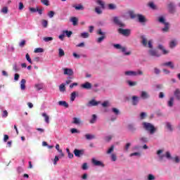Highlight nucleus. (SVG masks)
<instances>
[{"instance_id": "obj_1", "label": "nucleus", "mask_w": 180, "mask_h": 180, "mask_svg": "<svg viewBox=\"0 0 180 180\" xmlns=\"http://www.w3.org/2000/svg\"><path fill=\"white\" fill-rule=\"evenodd\" d=\"M142 126L143 128L144 129V130H146V131H148V133H150V134H154V133H155V131H157V127H155L154 126V124L150 123V122H143L142 123Z\"/></svg>"}, {"instance_id": "obj_2", "label": "nucleus", "mask_w": 180, "mask_h": 180, "mask_svg": "<svg viewBox=\"0 0 180 180\" xmlns=\"http://www.w3.org/2000/svg\"><path fill=\"white\" fill-rule=\"evenodd\" d=\"M113 47L115 48L116 50H120L123 56H130L131 54V51H128L127 47L122 46L120 44H114Z\"/></svg>"}, {"instance_id": "obj_3", "label": "nucleus", "mask_w": 180, "mask_h": 180, "mask_svg": "<svg viewBox=\"0 0 180 180\" xmlns=\"http://www.w3.org/2000/svg\"><path fill=\"white\" fill-rule=\"evenodd\" d=\"M143 72L141 70H138L136 71L134 70H127L124 72V75L125 77H139L140 75H143Z\"/></svg>"}, {"instance_id": "obj_4", "label": "nucleus", "mask_w": 180, "mask_h": 180, "mask_svg": "<svg viewBox=\"0 0 180 180\" xmlns=\"http://www.w3.org/2000/svg\"><path fill=\"white\" fill-rule=\"evenodd\" d=\"M141 44L143 46V47H148V49H153V41L149 40L147 41V38H146V36L141 37Z\"/></svg>"}, {"instance_id": "obj_5", "label": "nucleus", "mask_w": 180, "mask_h": 180, "mask_svg": "<svg viewBox=\"0 0 180 180\" xmlns=\"http://www.w3.org/2000/svg\"><path fill=\"white\" fill-rule=\"evenodd\" d=\"M118 32L120 34H122V36H125V37H129L131 33V30L129 29H123V28H119Z\"/></svg>"}, {"instance_id": "obj_6", "label": "nucleus", "mask_w": 180, "mask_h": 180, "mask_svg": "<svg viewBox=\"0 0 180 180\" xmlns=\"http://www.w3.org/2000/svg\"><path fill=\"white\" fill-rule=\"evenodd\" d=\"M127 129L131 133V134H136V131H137V125H136L135 123L128 124Z\"/></svg>"}, {"instance_id": "obj_7", "label": "nucleus", "mask_w": 180, "mask_h": 180, "mask_svg": "<svg viewBox=\"0 0 180 180\" xmlns=\"http://www.w3.org/2000/svg\"><path fill=\"white\" fill-rule=\"evenodd\" d=\"M111 112L114 113L115 116L111 117L110 120L112 122H115L117 119V116L120 115V110L116 108H112L111 109Z\"/></svg>"}, {"instance_id": "obj_8", "label": "nucleus", "mask_w": 180, "mask_h": 180, "mask_svg": "<svg viewBox=\"0 0 180 180\" xmlns=\"http://www.w3.org/2000/svg\"><path fill=\"white\" fill-rule=\"evenodd\" d=\"M149 56H151V57H156V58H159V57H161V54H160L155 49H150L148 51Z\"/></svg>"}, {"instance_id": "obj_9", "label": "nucleus", "mask_w": 180, "mask_h": 180, "mask_svg": "<svg viewBox=\"0 0 180 180\" xmlns=\"http://www.w3.org/2000/svg\"><path fill=\"white\" fill-rule=\"evenodd\" d=\"M136 16L139 23H142L143 25H144L145 23H147V22L148 21V20L146 18V16L141 14H138Z\"/></svg>"}, {"instance_id": "obj_10", "label": "nucleus", "mask_w": 180, "mask_h": 180, "mask_svg": "<svg viewBox=\"0 0 180 180\" xmlns=\"http://www.w3.org/2000/svg\"><path fill=\"white\" fill-rule=\"evenodd\" d=\"M162 153H164V150L162 149L158 150L156 153L159 161H164L165 155L163 154Z\"/></svg>"}, {"instance_id": "obj_11", "label": "nucleus", "mask_w": 180, "mask_h": 180, "mask_svg": "<svg viewBox=\"0 0 180 180\" xmlns=\"http://www.w3.org/2000/svg\"><path fill=\"white\" fill-rule=\"evenodd\" d=\"M158 50H160V51H162V53L164 56H166L167 54H169V51L165 49V46H164V45H162V44H159L158 46Z\"/></svg>"}, {"instance_id": "obj_12", "label": "nucleus", "mask_w": 180, "mask_h": 180, "mask_svg": "<svg viewBox=\"0 0 180 180\" xmlns=\"http://www.w3.org/2000/svg\"><path fill=\"white\" fill-rule=\"evenodd\" d=\"M91 162L96 167H101L102 168H103V167H105V164H103V162H101L99 160H96V159H95V158H92Z\"/></svg>"}, {"instance_id": "obj_13", "label": "nucleus", "mask_w": 180, "mask_h": 180, "mask_svg": "<svg viewBox=\"0 0 180 180\" xmlns=\"http://www.w3.org/2000/svg\"><path fill=\"white\" fill-rule=\"evenodd\" d=\"M160 67H169V68H171L172 70H174V68H175V65H174V63L172 61L162 63L160 65Z\"/></svg>"}, {"instance_id": "obj_14", "label": "nucleus", "mask_w": 180, "mask_h": 180, "mask_svg": "<svg viewBox=\"0 0 180 180\" xmlns=\"http://www.w3.org/2000/svg\"><path fill=\"white\" fill-rule=\"evenodd\" d=\"M113 22L114 23H115V25H117V26H119L120 27H124V26H126V25L122 22V21H120V20L117 17H114Z\"/></svg>"}, {"instance_id": "obj_15", "label": "nucleus", "mask_w": 180, "mask_h": 180, "mask_svg": "<svg viewBox=\"0 0 180 180\" xmlns=\"http://www.w3.org/2000/svg\"><path fill=\"white\" fill-rule=\"evenodd\" d=\"M139 101H140V97L137 96H133L131 98V102L134 106H137V105H139Z\"/></svg>"}, {"instance_id": "obj_16", "label": "nucleus", "mask_w": 180, "mask_h": 180, "mask_svg": "<svg viewBox=\"0 0 180 180\" xmlns=\"http://www.w3.org/2000/svg\"><path fill=\"white\" fill-rule=\"evenodd\" d=\"M101 103V101H96L95 99L91 100L88 103L87 106L91 108V106H98Z\"/></svg>"}, {"instance_id": "obj_17", "label": "nucleus", "mask_w": 180, "mask_h": 180, "mask_svg": "<svg viewBox=\"0 0 180 180\" xmlns=\"http://www.w3.org/2000/svg\"><path fill=\"white\" fill-rule=\"evenodd\" d=\"M74 154L75 157H82V155H84V150L75 149Z\"/></svg>"}, {"instance_id": "obj_18", "label": "nucleus", "mask_w": 180, "mask_h": 180, "mask_svg": "<svg viewBox=\"0 0 180 180\" xmlns=\"http://www.w3.org/2000/svg\"><path fill=\"white\" fill-rule=\"evenodd\" d=\"M177 44H178V42L176 41V39H172L169 42V47L170 49H175V47H176Z\"/></svg>"}, {"instance_id": "obj_19", "label": "nucleus", "mask_w": 180, "mask_h": 180, "mask_svg": "<svg viewBox=\"0 0 180 180\" xmlns=\"http://www.w3.org/2000/svg\"><path fill=\"white\" fill-rule=\"evenodd\" d=\"M82 88H83L84 89H91L92 84L86 82L84 84H82Z\"/></svg>"}, {"instance_id": "obj_20", "label": "nucleus", "mask_w": 180, "mask_h": 180, "mask_svg": "<svg viewBox=\"0 0 180 180\" xmlns=\"http://www.w3.org/2000/svg\"><path fill=\"white\" fill-rule=\"evenodd\" d=\"M141 98H142V99H148L150 94H148L147 91H143L141 92Z\"/></svg>"}, {"instance_id": "obj_21", "label": "nucleus", "mask_w": 180, "mask_h": 180, "mask_svg": "<svg viewBox=\"0 0 180 180\" xmlns=\"http://www.w3.org/2000/svg\"><path fill=\"white\" fill-rule=\"evenodd\" d=\"M174 95L177 101H180V89H176L174 91Z\"/></svg>"}, {"instance_id": "obj_22", "label": "nucleus", "mask_w": 180, "mask_h": 180, "mask_svg": "<svg viewBox=\"0 0 180 180\" xmlns=\"http://www.w3.org/2000/svg\"><path fill=\"white\" fill-rule=\"evenodd\" d=\"M68 79L70 83V79H74V70L72 69H68Z\"/></svg>"}, {"instance_id": "obj_23", "label": "nucleus", "mask_w": 180, "mask_h": 180, "mask_svg": "<svg viewBox=\"0 0 180 180\" xmlns=\"http://www.w3.org/2000/svg\"><path fill=\"white\" fill-rule=\"evenodd\" d=\"M73 8H75L76 11H84L85 9V7L82 4L74 6Z\"/></svg>"}, {"instance_id": "obj_24", "label": "nucleus", "mask_w": 180, "mask_h": 180, "mask_svg": "<svg viewBox=\"0 0 180 180\" xmlns=\"http://www.w3.org/2000/svg\"><path fill=\"white\" fill-rule=\"evenodd\" d=\"M166 129H167L168 131H174V127L171 122L165 123Z\"/></svg>"}, {"instance_id": "obj_25", "label": "nucleus", "mask_w": 180, "mask_h": 180, "mask_svg": "<svg viewBox=\"0 0 180 180\" xmlns=\"http://www.w3.org/2000/svg\"><path fill=\"white\" fill-rule=\"evenodd\" d=\"M168 9L171 13H174V11H175V4L174 3L169 4Z\"/></svg>"}, {"instance_id": "obj_26", "label": "nucleus", "mask_w": 180, "mask_h": 180, "mask_svg": "<svg viewBox=\"0 0 180 180\" xmlns=\"http://www.w3.org/2000/svg\"><path fill=\"white\" fill-rule=\"evenodd\" d=\"M20 89L22 91L26 89V79H22L20 82Z\"/></svg>"}, {"instance_id": "obj_27", "label": "nucleus", "mask_w": 180, "mask_h": 180, "mask_svg": "<svg viewBox=\"0 0 180 180\" xmlns=\"http://www.w3.org/2000/svg\"><path fill=\"white\" fill-rule=\"evenodd\" d=\"M70 22L72 23L73 26H77L78 25V18L72 17L70 18Z\"/></svg>"}, {"instance_id": "obj_28", "label": "nucleus", "mask_w": 180, "mask_h": 180, "mask_svg": "<svg viewBox=\"0 0 180 180\" xmlns=\"http://www.w3.org/2000/svg\"><path fill=\"white\" fill-rule=\"evenodd\" d=\"M174 101H175V98L174 97H170L169 100L167 101V106H169V108H172V106H174Z\"/></svg>"}, {"instance_id": "obj_29", "label": "nucleus", "mask_w": 180, "mask_h": 180, "mask_svg": "<svg viewBox=\"0 0 180 180\" xmlns=\"http://www.w3.org/2000/svg\"><path fill=\"white\" fill-rule=\"evenodd\" d=\"M56 148L59 153V158H61V157H64V153H63V150L61 149H60V145L56 144Z\"/></svg>"}, {"instance_id": "obj_30", "label": "nucleus", "mask_w": 180, "mask_h": 180, "mask_svg": "<svg viewBox=\"0 0 180 180\" xmlns=\"http://www.w3.org/2000/svg\"><path fill=\"white\" fill-rule=\"evenodd\" d=\"M72 123L73 124H81V118L73 117Z\"/></svg>"}, {"instance_id": "obj_31", "label": "nucleus", "mask_w": 180, "mask_h": 180, "mask_svg": "<svg viewBox=\"0 0 180 180\" xmlns=\"http://www.w3.org/2000/svg\"><path fill=\"white\" fill-rule=\"evenodd\" d=\"M42 116L44 117V120L47 124L50 123V117L47 115V113L43 112Z\"/></svg>"}, {"instance_id": "obj_32", "label": "nucleus", "mask_w": 180, "mask_h": 180, "mask_svg": "<svg viewBox=\"0 0 180 180\" xmlns=\"http://www.w3.org/2000/svg\"><path fill=\"white\" fill-rule=\"evenodd\" d=\"M110 160L112 162H115V161H117V155H116V153H111Z\"/></svg>"}, {"instance_id": "obj_33", "label": "nucleus", "mask_w": 180, "mask_h": 180, "mask_svg": "<svg viewBox=\"0 0 180 180\" xmlns=\"http://www.w3.org/2000/svg\"><path fill=\"white\" fill-rule=\"evenodd\" d=\"M75 98H77V91H73L70 94V102H74V101H75Z\"/></svg>"}, {"instance_id": "obj_34", "label": "nucleus", "mask_w": 180, "mask_h": 180, "mask_svg": "<svg viewBox=\"0 0 180 180\" xmlns=\"http://www.w3.org/2000/svg\"><path fill=\"white\" fill-rule=\"evenodd\" d=\"M58 105L63 106L65 108H68V103H67V101H58Z\"/></svg>"}, {"instance_id": "obj_35", "label": "nucleus", "mask_w": 180, "mask_h": 180, "mask_svg": "<svg viewBox=\"0 0 180 180\" xmlns=\"http://www.w3.org/2000/svg\"><path fill=\"white\" fill-rule=\"evenodd\" d=\"M101 106H103V108H109V106H110V102L105 101L102 103Z\"/></svg>"}, {"instance_id": "obj_36", "label": "nucleus", "mask_w": 180, "mask_h": 180, "mask_svg": "<svg viewBox=\"0 0 180 180\" xmlns=\"http://www.w3.org/2000/svg\"><path fill=\"white\" fill-rule=\"evenodd\" d=\"M127 84H128L129 86H136L137 85V82H132L131 80L127 81Z\"/></svg>"}, {"instance_id": "obj_37", "label": "nucleus", "mask_w": 180, "mask_h": 180, "mask_svg": "<svg viewBox=\"0 0 180 180\" xmlns=\"http://www.w3.org/2000/svg\"><path fill=\"white\" fill-rule=\"evenodd\" d=\"M158 20V22L162 23V25H165L167 23V22H165V18L162 16L159 17Z\"/></svg>"}, {"instance_id": "obj_38", "label": "nucleus", "mask_w": 180, "mask_h": 180, "mask_svg": "<svg viewBox=\"0 0 180 180\" xmlns=\"http://www.w3.org/2000/svg\"><path fill=\"white\" fill-rule=\"evenodd\" d=\"M65 34H66V36H68V30L64 31L63 34L59 35V39L60 40H64V37H65Z\"/></svg>"}, {"instance_id": "obj_39", "label": "nucleus", "mask_w": 180, "mask_h": 180, "mask_svg": "<svg viewBox=\"0 0 180 180\" xmlns=\"http://www.w3.org/2000/svg\"><path fill=\"white\" fill-rule=\"evenodd\" d=\"M115 151V146L112 145L107 150V154H112Z\"/></svg>"}, {"instance_id": "obj_40", "label": "nucleus", "mask_w": 180, "mask_h": 180, "mask_svg": "<svg viewBox=\"0 0 180 180\" xmlns=\"http://www.w3.org/2000/svg\"><path fill=\"white\" fill-rule=\"evenodd\" d=\"M165 25V27L162 29V32H168L169 30V23L166 22Z\"/></svg>"}, {"instance_id": "obj_41", "label": "nucleus", "mask_w": 180, "mask_h": 180, "mask_svg": "<svg viewBox=\"0 0 180 180\" xmlns=\"http://www.w3.org/2000/svg\"><path fill=\"white\" fill-rule=\"evenodd\" d=\"M141 143H148V138L146 136H142L139 139Z\"/></svg>"}, {"instance_id": "obj_42", "label": "nucleus", "mask_w": 180, "mask_h": 180, "mask_svg": "<svg viewBox=\"0 0 180 180\" xmlns=\"http://www.w3.org/2000/svg\"><path fill=\"white\" fill-rule=\"evenodd\" d=\"M85 138L86 140H93V139H95V135L87 134L85 135Z\"/></svg>"}, {"instance_id": "obj_43", "label": "nucleus", "mask_w": 180, "mask_h": 180, "mask_svg": "<svg viewBox=\"0 0 180 180\" xmlns=\"http://www.w3.org/2000/svg\"><path fill=\"white\" fill-rule=\"evenodd\" d=\"M165 157H166V158L167 160H174V158H172V156L171 155V153H169V151L166 152Z\"/></svg>"}, {"instance_id": "obj_44", "label": "nucleus", "mask_w": 180, "mask_h": 180, "mask_svg": "<svg viewBox=\"0 0 180 180\" xmlns=\"http://www.w3.org/2000/svg\"><path fill=\"white\" fill-rule=\"evenodd\" d=\"M59 90L60 92H65V84H61L59 86Z\"/></svg>"}, {"instance_id": "obj_45", "label": "nucleus", "mask_w": 180, "mask_h": 180, "mask_svg": "<svg viewBox=\"0 0 180 180\" xmlns=\"http://www.w3.org/2000/svg\"><path fill=\"white\" fill-rule=\"evenodd\" d=\"M81 37H82V39H88V37H89V33L88 32H83L80 34Z\"/></svg>"}, {"instance_id": "obj_46", "label": "nucleus", "mask_w": 180, "mask_h": 180, "mask_svg": "<svg viewBox=\"0 0 180 180\" xmlns=\"http://www.w3.org/2000/svg\"><path fill=\"white\" fill-rule=\"evenodd\" d=\"M141 153L139 152H135L129 155V157H141Z\"/></svg>"}, {"instance_id": "obj_47", "label": "nucleus", "mask_w": 180, "mask_h": 180, "mask_svg": "<svg viewBox=\"0 0 180 180\" xmlns=\"http://www.w3.org/2000/svg\"><path fill=\"white\" fill-rule=\"evenodd\" d=\"M96 119H97V117H96V115H92V118H91V120H90V123L91 124H94V123H95V122H96Z\"/></svg>"}, {"instance_id": "obj_48", "label": "nucleus", "mask_w": 180, "mask_h": 180, "mask_svg": "<svg viewBox=\"0 0 180 180\" xmlns=\"http://www.w3.org/2000/svg\"><path fill=\"white\" fill-rule=\"evenodd\" d=\"M25 58L27 61H28V63H30V64H33V63L32 62V58H30V55H29V53H27L25 55Z\"/></svg>"}, {"instance_id": "obj_49", "label": "nucleus", "mask_w": 180, "mask_h": 180, "mask_svg": "<svg viewBox=\"0 0 180 180\" xmlns=\"http://www.w3.org/2000/svg\"><path fill=\"white\" fill-rule=\"evenodd\" d=\"M41 25L43 27H47V25H49V21H47V20H42Z\"/></svg>"}, {"instance_id": "obj_50", "label": "nucleus", "mask_w": 180, "mask_h": 180, "mask_svg": "<svg viewBox=\"0 0 180 180\" xmlns=\"http://www.w3.org/2000/svg\"><path fill=\"white\" fill-rule=\"evenodd\" d=\"M44 51V49L41 48H36L34 51V53H43Z\"/></svg>"}, {"instance_id": "obj_51", "label": "nucleus", "mask_w": 180, "mask_h": 180, "mask_svg": "<svg viewBox=\"0 0 180 180\" xmlns=\"http://www.w3.org/2000/svg\"><path fill=\"white\" fill-rule=\"evenodd\" d=\"M41 4H43V5H45L46 6H49L50 5L49 0H41Z\"/></svg>"}, {"instance_id": "obj_52", "label": "nucleus", "mask_w": 180, "mask_h": 180, "mask_svg": "<svg viewBox=\"0 0 180 180\" xmlns=\"http://www.w3.org/2000/svg\"><path fill=\"white\" fill-rule=\"evenodd\" d=\"M103 40H105V35L98 37V38L96 39V41H97V43H102V41H103Z\"/></svg>"}, {"instance_id": "obj_53", "label": "nucleus", "mask_w": 180, "mask_h": 180, "mask_svg": "<svg viewBox=\"0 0 180 180\" xmlns=\"http://www.w3.org/2000/svg\"><path fill=\"white\" fill-rule=\"evenodd\" d=\"M43 40L45 41L46 42L51 41H53V37H46L43 38Z\"/></svg>"}, {"instance_id": "obj_54", "label": "nucleus", "mask_w": 180, "mask_h": 180, "mask_svg": "<svg viewBox=\"0 0 180 180\" xmlns=\"http://www.w3.org/2000/svg\"><path fill=\"white\" fill-rule=\"evenodd\" d=\"M108 8L110 9L111 11H113L114 9H116V5L113 4H108Z\"/></svg>"}, {"instance_id": "obj_55", "label": "nucleus", "mask_w": 180, "mask_h": 180, "mask_svg": "<svg viewBox=\"0 0 180 180\" xmlns=\"http://www.w3.org/2000/svg\"><path fill=\"white\" fill-rule=\"evenodd\" d=\"M95 12L97 13L98 15H101L102 14V9H101L99 7H96L95 8Z\"/></svg>"}, {"instance_id": "obj_56", "label": "nucleus", "mask_w": 180, "mask_h": 180, "mask_svg": "<svg viewBox=\"0 0 180 180\" xmlns=\"http://www.w3.org/2000/svg\"><path fill=\"white\" fill-rule=\"evenodd\" d=\"M148 180H155V176L152 174L148 175Z\"/></svg>"}, {"instance_id": "obj_57", "label": "nucleus", "mask_w": 180, "mask_h": 180, "mask_svg": "<svg viewBox=\"0 0 180 180\" xmlns=\"http://www.w3.org/2000/svg\"><path fill=\"white\" fill-rule=\"evenodd\" d=\"M97 34H99L100 36H105L106 34L103 32L101 29H98L97 30Z\"/></svg>"}, {"instance_id": "obj_58", "label": "nucleus", "mask_w": 180, "mask_h": 180, "mask_svg": "<svg viewBox=\"0 0 180 180\" xmlns=\"http://www.w3.org/2000/svg\"><path fill=\"white\" fill-rule=\"evenodd\" d=\"M154 72L156 75H160V73L161 72V70L158 69V68H154Z\"/></svg>"}, {"instance_id": "obj_59", "label": "nucleus", "mask_w": 180, "mask_h": 180, "mask_svg": "<svg viewBox=\"0 0 180 180\" xmlns=\"http://www.w3.org/2000/svg\"><path fill=\"white\" fill-rule=\"evenodd\" d=\"M130 146H131V143H127L124 146V150L127 152L129 151V148H130Z\"/></svg>"}, {"instance_id": "obj_60", "label": "nucleus", "mask_w": 180, "mask_h": 180, "mask_svg": "<svg viewBox=\"0 0 180 180\" xmlns=\"http://www.w3.org/2000/svg\"><path fill=\"white\" fill-rule=\"evenodd\" d=\"M70 132L72 133V134H75V133H79V131H78V129L75 128H72L70 129Z\"/></svg>"}, {"instance_id": "obj_61", "label": "nucleus", "mask_w": 180, "mask_h": 180, "mask_svg": "<svg viewBox=\"0 0 180 180\" xmlns=\"http://www.w3.org/2000/svg\"><path fill=\"white\" fill-rule=\"evenodd\" d=\"M35 88L37 90L40 91V89H43V85L41 84H35Z\"/></svg>"}, {"instance_id": "obj_62", "label": "nucleus", "mask_w": 180, "mask_h": 180, "mask_svg": "<svg viewBox=\"0 0 180 180\" xmlns=\"http://www.w3.org/2000/svg\"><path fill=\"white\" fill-rule=\"evenodd\" d=\"M148 6H150L151 9H157L155 4H154L153 2L149 3Z\"/></svg>"}, {"instance_id": "obj_63", "label": "nucleus", "mask_w": 180, "mask_h": 180, "mask_svg": "<svg viewBox=\"0 0 180 180\" xmlns=\"http://www.w3.org/2000/svg\"><path fill=\"white\" fill-rule=\"evenodd\" d=\"M65 53H64V50L60 49H59V57H63V56H65Z\"/></svg>"}, {"instance_id": "obj_64", "label": "nucleus", "mask_w": 180, "mask_h": 180, "mask_svg": "<svg viewBox=\"0 0 180 180\" xmlns=\"http://www.w3.org/2000/svg\"><path fill=\"white\" fill-rule=\"evenodd\" d=\"M2 117H8V111L6 110L3 111Z\"/></svg>"}]
</instances>
